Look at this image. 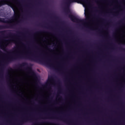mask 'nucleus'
<instances>
[{
  "instance_id": "1",
  "label": "nucleus",
  "mask_w": 125,
  "mask_h": 125,
  "mask_svg": "<svg viewBox=\"0 0 125 125\" xmlns=\"http://www.w3.org/2000/svg\"><path fill=\"white\" fill-rule=\"evenodd\" d=\"M28 54H32V57L30 56H25L23 57L20 55H15L13 56H10L9 57L4 63L7 64L8 63H11L18 59H21L22 58H25V59H28V60H31L32 61H34L35 62H40V63H42L43 62V58H40L38 56H36L32 52L28 51L27 52Z\"/></svg>"
},
{
  "instance_id": "2",
  "label": "nucleus",
  "mask_w": 125,
  "mask_h": 125,
  "mask_svg": "<svg viewBox=\"0 0 125 125\" xmlns=\"http://www.w3.org/2000/svg\"><path fill=\"white\" fill-rule=\"evenodd\" d=\"M77 0H67L65 2V7L64 8V12L66 15H68V17L71 19L73 22H76L77 23H83V21L81 20L76 16L72 15L71 9H70V5L72 2H76Z\"/></svg>"
},
{
  "instance_id": "3",
  "label": "nucleus",
  "mask_w": 125,
  "mask_h": 125,
  "mask_svg": "<svg viewBox=\"0 0 125 125\" xmlns=\"http://www.w3.org/2000/svg\"><path fill=\"white\" fill-rule=\"evenodd\" d=\"M13 10L14 12V17L11 18V19H7V20H5L4 18H0V22L1 23H7L9 24L6 25H0V30L2 29H15L17 23H13L12 21L14 20V17H17V14H15V9L13 8Z\"/></svg>"
},
{
  "instance_id": "4",
  "label": "nucleus",
  "mask_w": 125,
  "mask_h": 125,
  "mask_svg": "<svg viewBox=\"0 0 125 125\" xmlns=\"http://www.w3.org/2000/svg\"><path fill=\"white\" fill-rule=\"evenodd\" d=\"M23 67H26V68H25V70H27V71L30 72L32 76L35 78V79H38V77H37V74H36V73L33 71V70L32 69V67L28 66L27 62H22L21 64H19V69H21L23 68Z\"/></svg>"
},
{
  "instance_id": "5",
  "label": "nucleus",
  "mask_w": 125,
  "mask_h": 125,
  "mask_svg": "<svg viewBox=\"0 0 125 125\" xmlns=\"http://www.w3.org/2000/svg\"><path fill=\"white\" fill-rule=\"evenodd\" d=\"M29 121H32V119H30L29 117H24L17 124V125H23L25 123H27V122H29Z\"/></svg>"
},
{
  "instance_id": "6",
  "label": "nucleus",
  "mask_w": 125,
  "mask_h": 125,
  "mask_svg": "<svg viewBox=\"0 0 125 125\" xmlns=\"http://www.w3.org/2000/svg\"><path fill=\"white\" fill-rule=\"evenodd\" d=\"M5 42L7 43V44H9L10 42H14V40H5Z\"/></svg>"
},
{
  "instance_id": "7",
  "label": "nucleus",
  "mask_w": 125,
  "mask_h": 125,
  "mask_svg": "<svg viewBox=\"0 0 125 125\" xmlns=\"http://www.w3.org/2000/svg\"><path fill=\"white\" fill-rule=\"evenodd\" d=\"M5 33H6V31L5 30L0 31V34L2 35V36H4L5 35Z\"/></svg>"
},
{
  "instance_id": "8",
  "label": "nucleus",
  "mask_w": 125,
  "mask_h": 125,
  "mask_svg": "<svg viewBox=\"0 0 125 125\" xmlns=\"http://www.w3.org/2000/svg\"><path fill=\"white\" fill-rule=\"evenodd\" d=\"M52 80H53V78L52 77V76H50L48 77V81H49V82H51Z\"/></svg>"
},
{
  "instance_id": "9",
  "label": "nucleus",
  "mask_w": 125,
  "mask_h": 125,
  "mask_svg": "<svg viewBox=\"0 0 125 125\" xmlns=\"http://www.w3.org/2000/svg\"><path fill=\"white\" fill-rule=\"evenodd\" d=\"M82 1L84 2V3H88V0H82Z\"/></svg>"
},
{
  "instance_id": "10",
  "label": "nucleus",
  "mask_w": 125,
  "mask_h": 125,
  "mask_svg": "<svg viewBox=\"0 0 125 125\" xmlns=\"http://www.w3.org/2000/svg\"><path fill=\"white\" fill-rule=\"evenodd\" d=\"M7 52V53H8V54H11V53H13V51L12 50H10L9 52H8L7 51H6Z\"/></svg>"
},
{
  "instance_id": "11",
  "label": "nucleus",
  "mask_w": 125,
  "mask_h": 125,
  "mask_svg": "<svg viewBox=\"0 0 125 125\" xmlns=\"http://www.w3.org/2000/svg\"><path fill=\"white\" fill-rule=\"evenodd\" d=\"M60 120H61L62 121H63V122H67V120L62 118V117H60Z\"/></svg>"
},
{
  "instance_id": "12",
  "label": "nucleus",
  "mask_w": 125,
  "mask_h": 125,
  "mask_svg": "<svg viewBox=\"0 0 125 125\" xmlns=\"http://www.w3.org/2000/svg\"><path fill=\"white\" fill-rule=\"evenodd\" d=\"M123 21H125V17L122 21H120V23H123Z\"/></svg>"
},
{
  "instance_id": "13",
  "label": "nucleus",
  "mask_w": 125,
  "mask_h": 125,
  "mask_svg": "<svg viewBox=\"0 0 125 125\" xmlns=\"http://www.w3.org/2000/svg\"><path fill=\"white\" fill-rule=\"evenodd\" d=\"M6 77H8V78H7V79H10V75H9V74H8L6 75Z\"/></svg>"
},
{
  "instance_id": "14",
  "label": "nucleus",
  "mask_w": 125,
  "mask_h": 125,
  "mask_svg": "<svg viewBox=\"0 0 125 125\" xmlns=\"http://www.w3.org/2000/svg\"><path fill=\"white\" fill-rule=\"evenodd\" d=\"M37 33H45V32L44 31H40V32H38Z\"/></svg>"
},
{
  "instance_id": "15",
  "label": "nucleus",
  "mask_w": 125,
  "mask_h": 125,
  "mask_svg": "<svg viewBox=\"0 0 125 125\" xmlns=\"http://www.w3.org/2000/svg\"><path fill=\"white\" fill-rule=\"evenodd\" d=\"M0 48H2V47H3V45H0Z\"/></svg>"
},
{
  "instance_id": "16",
  "label": "nucleus",
  "mask_w": 125,
  "mask_h": 125,
  "mask_svg": "<svg viewBox=\"0 0 125 125\" xmlns=\"http://www.w3.org/2000/svg\"><path fill=\"white\" fill-rule=\"evenodd\" d=\"M0 53H2V52H1V50H0Z\"/></svg>"
},
{
  "instance_id": "17",
  "label": "nucleus",
  "mask_w": 125,
  "mask_h": 125,
  "mask_svg": "<svg viewBox=\"0 0 125 125\" xmlns=\"http://www.w3.org/2000/svg\"><path fill=\"white\" fill-rule=\"evenodd\" d=\"M123 44H124V45H125V43H123Z\"/></svg>"
},
{
  "instance_id": "18",
  "label": "nucleus",
  "mask_w": 125,
  "mask_h": 125,
  "mask_svg": "<svg viewBox=\"0 0 125 125\" xmlns=\"http://www.w3.org/2000/svg\"><path fill=\"white\" fill-rule=\"evenodd\" d=\"M49 28H51V29H52V27H49Z\"/></svg>"
},
{
  "instance_id": "19",
  "label": "nucleus",
  "mask_w": 125,
  "mask_h": 125,
  "mask_svg": "<svg viewBox=\"0 0 125 125\" xmlns=\"http://www.w3.org/2000/svg\"><path fill=\"white\" fill-rule=\"evenodd\" d=\"M18 34H21V32H18Z\"/></svg>"
},
{
  "instance_id": "20",
  "label": "nucleus",
  "mask_w": 125,
  "mask_h": 125,
  "mask_svg": "<svg viewBox=\"0 0 125 125\" xmlns=\"http://www.w3.org/2000/svg\"><path fill=\"white\" fill-rule=\"evenodd\" d=\"M11 36H12V34L11 33Z\"/></svg>"
},
{
  "instance_id": "21",
  "label": "nucleus",
  "mask_w": 125,
  "mask_h": 125,
  "mask_svg": "<svg viewBox=\"0 0 125 125\" xmlns=\"http://www.w3.org/2000/svg\"><path fill=\"white\" fill-rule=\"evenodd\" d=\"M58 96H59V95H58Z\"/></svg>"
},
{
  "instance_id": "22",
  "label": "nucleus",
  "mask_w": 125,
  "mask_h": 125,
  "mask_svg": "<svg viewBox=\"0 0 125 125\" xmlns=\"http://www.w3.org/2000/svg\"><path fill=\"white\" fill-rule=\"evenodd\" d=\"M61 98H62V97H61Z\"/></svg>"
},
{
  "instance_id": "23",
  "label": "nucleus",
  "mask_w": 125,
  "mask_h": 125,
  "mask_svg": "<svg viewBox=\"0 0 125 125\" xmlns=\"http://www.w3.org/2000/svg\"><path fill=\"white\" fill-rule=\"evenodd\" d=\"M40 25V26H41V24H39Z\"/></svg>"
}]
</instances>
